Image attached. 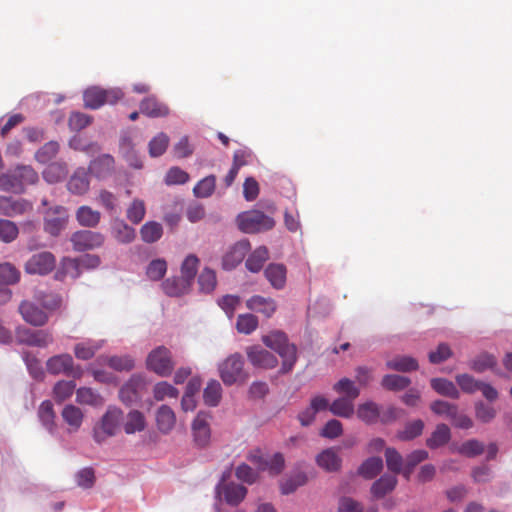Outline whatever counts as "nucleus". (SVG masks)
<instances>
[{"instance_id":"27","label":"nucleus","mask_w":512,"mask_h":512,"mask_svg":"<svg viewBox=\"0 0 512 512\" xmlns=\"http://www.w3.org/2000/svg\"><path fill=\"white\" fill-rule=\"evenodd\" d=\"M246 306L248 309L261 313L267 318L271 317L277 309V304L274 299L260 295H254L249 298L246 302Z\"/></svg>"},{"instance_id":"13","label":"nucleus","mask_w":512,"mask_h":512,"mask_svg":"<svg viewBox=\"0 0 512 512\" xmlns=\"http://www.w3.org/2000/svg\"><path fill=\"white\" fill-rule=\"evenodd\" d=\"M380 406L373 401H366L360 404L357 408V417L367 423H376L379 419L382 422H387L395 418L394 409L389 408L383 416H381Z\"/></svg>"},{"instance_id":"54","label":"nucleus","mask_w":512,"mask_h":512,"mask_svg":"<svg viewBox=\"0 0 512 512\" xmlns=\"http://www.w3.org/2000/svg\"><path fill=\"white\" fill-rule=\"evenodd\" d=\"M410 383L411 381L408 377L396 374H388L383 377L381 384L387 390L400 391L407 388Z\"/></svg>"},{"instance_id":"29","label":"nucleus","mask_w":512,"mask_h":512,"mask_svg":"<svg viewBox=\"0 0 512 512\" xmlns=\"http://www.w3.org/2000/svg\"><path fill=\"white\" fill-rule=\"evenodd\" d=\"M192 287L183 277H170L162 283L164 293L170 297H180L187 294Z\"/></svg>"},{"instance_id":"11","label":"nucleus","mask_w":512,"mask_h":512,"mask_svg":"<svg viewBox=\"0 0 512 512\" xmlns=\"http://www.w3.org/2000/svg\"><path fill=\"white\" fill-rule=\"evenodd\" d=\"M68 211L63 206L49 208L44 216V230L51 236H58L68 222Z\"/></svg>"},{"instance_id":"1","label":"nucleus","mask_w":512,"mask_h":512,"mask_svg":"<svg viewBox=\"0 0 512 512\" xmlns=\"http://www.w3.org/2000/svg\"><path fill=\"white\" fill-rule=\"evenodd\" d=\"M263 343L271 350L278 353L282 359L280 373L291 372L297 361V348L290 343L286 334L281 331H273L262 337Z\"/></svg>"},{"instance_id":"48","label":"nucleus","mask_w":512,"mask_h":512,"mask_svg":"<svg viewBox=\"0 0 512 512\" xmlns=\"http://www.w3.org/2000/svg\"><path fill=\"white\" fill-rule=\"evenodd\" d=\"M387 367L399 372H410L418 369V362L410 356H397L386 363Z\"/></svg>"},{"instance_id":"43","label":"nucleus","mask_w":512,"mask_h":512,"mask_svg":"<svg viewBox=\"0 0 512 512\" xmlns=\"http://www.w3.org/2000/svg\"><path fill=\"white\" fill-rule=\"evenodd\" d=\"M329 410L335 416L342 418H351L355 412L353 400L339 397L329 406Z\"/></svg>"},{"instance_id":"9","label":"nucleus","mask_w":512,"mask_h":512,"mask_svg":"<svg viewBox=\"0 0 512 512\" xmlns=\"http://www.w3.org/2000/svg\"><path fill=\"white\" fill-rule=\"evenodd\" d=\"M16 338L20 344L46 348L54 342L53 334L48 330H31L26 327L16 329Z\"/></svg>"},{"instance_id":"57","label":"nucleus","mask_w":512,"mask_h":512,"mask_svg":"<svg viewBox=\"0 0 512 512\" xmlns=\"http://www.w3.org/2000/svg\"><path fill=\"white\" fill-rule=\"evenodd\" d=\"M216 178L209 175L200 180L194 187L193 193L197 198H207L212 195L215 190Z\"/></svg>"},{"instance_id":"21","label":"nucleus","mask_w":512,"mask_h":512,"mask_svg":"<svg viewBox=\"0 0 512 512\" xmlns=\"http://www.w3.org/2000/svg\"><path fill=\"white\" fill-rule=\"evenodd\" d=\"M115 169L114 157L102 154L89 163L88 171L98 179H105L112 175Z\"/></svg>"},{"instance_id":"51","label":"nucleus","mask_w":512,"mask_h":512,"mask_svg":"<svg viewBox=\"0 0 512 512\" xmlns=\"http://www.w3.org/2000/svg\"><path fill=\"white\" fill-rule=\"evenodd\" d=\"M67 174V166L65 163L55 162L48 165L43 171V178L48 183H57L61 181Z\"/></svg>"},{"instance_id":"63","label":"nucleus","mask_w":512,"mask_h":512,"mask_svg":"<svg viewBox=\"0 0 512 512\" xmlns=\"http://www.w3.org/2000/svg\"><path fill=\"white\" fill-rule=\"evenodd\" d=\"M146 213L144 201L141 199H134L127 208V219L133 224L140 223Z\"/></svg>"},{"instance_id":"14","label":"nucleus","mask_w":512,"mask_h":512,"mask_svg":"<svg viewBox=\"0 0 512 512\" xmlns=\"http://www.w3.org/2000/svg\"><path fill=\"white\" fill-rule=\"evenodd\" d=\"M104 239L103 234L99 232L82 230L72 235L71 242L75 251L83 252L102 246Z\"/></svg>"},{"instance_id":"31","label":"nucleus","mask_w":512,"mask_h":512,"mask_svg":"<svg viewBox=\"0 0 512 512\" xmlns=\"http://www.w3.org/2000/svg\"><path fill=\"white\" fill-rule=\"evenodd\" d=\"M76 402L80 405L100 407L104 404L103 396L91 387H80L76 389Z\"/></svg>"},{"instance_id":"33","label":"nucleus","mask_w":512,"mask_h":512,"mask_svg":"<svg viewBox=\"0 0 512 512\" xmlns=\"http://www.w3.org/2000/svg\"><path fill=\"white\" fill-rule=\"evenodd\" d=\"M269 259V250L266 246H259L247 257L245 267L252 273L262 270L264 263Z\"/></svg>"},{"instance_id":"50","label":"nucleus","mask_w":512,"mask_h":512,"mask_svg":"<svg viewBox=\"0 0 512 512\" xmlns=\"http://www.w3.org/2000/svg\"><path fill=\"white\" fill-rule=\"evenodd\" d=\"M169 141L170 139L166 133H158L148 144L149 155L153 158L163 155L168 148Z\"/></svg>"},{"instance_id":"35","label":"nucleus","mask_w":512,"mask_h":512,"mask_svg":"<svg viewBox=\"0 0 512 512\" xmlns=\"http://www.w3.org/2000/svg\"><path fill=\"white\" fill-rule=\"evenodd\" d=\"M38 417L43 427L51 434L54 435L56 432L55 425V413L53 410V404L49 400L43 401L38 409Z\"/></svg>"},{"instance_id":"64","label":"nucleus","mask_w":512,"mask_h":512,"mask_svg":"<svg viewBox=\"0 0 512 512\" xmlns=\"http://www.w3.org/2000/svg\"><path fill=\"white\" fill-rule=\"evenodd\" d=\"M338 512H377V508L372 506L364 510L361 504L356 500L344 497L339 502Z\"/></svg>"},{"instance_id":"5","label":"nucleus","mask_w":512,"mask_h":512,"mask_svg":"<svg viewBox=\"0 0 512 512\" xmlns=\"http://www.w3.org/2000/svg\"><path fill=\"white\" fill-rule=\"evenodd\" d=\"M122 418L123 413L121 409L116 406H109L93 428V439L95 442L101 444L108 438L116 435Z\"/></svg>"},{"instance_id":"23","label":"nucleus","mask_w":512,"mask_h":512,"mask_svg":"<svg viewBox=\"0 0 512 512\" xmlns=\"http://www.w3.org/2000/svg\"><path fill=\"white\" fill-rule=\"evenodd\" d=\"M106 340L86 338L74 346V355L77 359L87 361L92 359L95 354L104 347Z\"/></svg>"},{"instance_id":"30","label":"nucleus","mask_w":512,"mask_h":512,"mask_svg":"<svg viewBox=\"0 0 512 512\" xmlns=\"http://www.w3.org/2000/svg\"><path fill=\"white\" fill-rule=\"evenodd\" d=\"M316 463L327 472H335L340 469L342 460L334 448H328L317 455Z\"/></svg>"},{"instance_id":"62","label":"nucleus","mask_w":512,"mask_h":512,"mask_svg":"<svg viewBox=\"0 0 512 512\" xmlns=\"http://www.w3.org/2000/svg\"><path fill=\"white\" fill-rule=\"evenodd\" d=\"M199 259L193 255H188L181 265V277L187 280L190 284L193 283L195 275L198 270Z\"/></svg>"},{"instance_id":"25","label":"nucleus","mask_w":512,"mask_h":512,"mask_svg":"<svg viewBox=\"0 0 512 512\" xmlns=\"http://www.w3.org/2000/svg\"><path fill=\"white\" fill-rule=\"evenodd\" d=\"M140 112L150 118H160L169 115L168 106L159 101L155 96L144 98L139 105Z\"/></svg>"},{"instance_id":"45","label":"nucleus","mask_w":512,"mask_h":512,"mask_svg":"<svg viewBox=\"0 0 512 512\" xmlns=\"http://www.w3.org/2000/svg\"><path fill=\"white\" fill-rule=\"evenodd\" d=\"M141 239L145 243H154L163 235V227L156 221L146 222L140 229Z\"/></svg>"},{"instance_id":"39","label":"nucleus","mask_w":512,"mask_h":512,"mask_svg":"<svg viewBox=\"0 0 512 512\" xmlns=\"http://www.w3.org/2000/svg\"><path fill=\"white\" fill-rule=\"evenodd\" d=\"M457 452L466 457H475L484 452V445L482 442L471 439L460 445H450V453Z\"/></svg>"},{"instance_id":"26","label":"nucleus","mask_w":512,"mask_h":512,"mask_svg":"<svg viewBox=\"0 0 512 512\" xmlns=\"http://www.w3.org/2000/svg\"><path fill=\"white\" fill-rule=\"evenodd\" d=\"M264 276L276 290H282L286 285L287 269L282 263H270L264 270Z\"/></svg>"},{"instance_id":"10","label":"nucleus","mask_w":512,"mask_h":512,"mask_svg":"<svg viewBox=\"0 0 512 512\" xmlns=\"http://www.w3.org/2000/svg\"><path fill=\"white\" fill-rule=\"evenodd\" d=\"M56 264L55 256L48 251L33 254L25 263V271L32 275H47Z\"/></svg>"},{"instance_id":"59","label":"nucleus","mask_w":512,"mask_h":512,"mask_svg":"<svg viewBox=\"0 0 512 512\" xmlns=\"http://www.w3.org/2000/svg\"><path fill=\"white\" fill-rule=\"evenodd\" d=\"M428 457V453L425 450L419 449L411 452L406 456L403 468V475L408 479L416 465L424 461Z\"/></svg>"},{"instance_id":"47","label":"nucleus","mask_w":512,"mask_h":512,"mask_svg":"<svg viewBox=\"0 0 512 512\" xmlns=\"http://www.w3.org/2000/svg\"><path fill=\"white\" fill-rule=\"evenodd\" d=\"M333 389L343 397L355 400L360 395V388L349 378H341L333 385Z\"/></svg>"},{"instance_id":"24","label":"nucleus","mask_w":512,"mask_h":512,"mask_svg":"<svg viewBox=\"0 0 512 512\" xmlns=\"http://www.w3.org/2000/svg\"><path fill=\"white\" fill-rule=\"evenodd\" d=\"M90 188L89 171L78 167L67 182V189L74 195H84Z\"/></svg>"},{"instance_id":"15","label":"nucleus","mask_w":512,"mask_h":512,"mask_svg":"<svg viewBox=\"0 0 512 512\" xmlns=\"http://www.w3.org/2000/svg\"><path fill=\"white\" fill-rule=\"evenodd\" d=\"M250 242L246 239L240 240L230 246L222 257V267L224 270H233L247 256L250 250Z\"/></svg>"},{"instance_id":"12","label":"nucleus","mask_w":512,"mask_h":512,"mask_svg":"<svg viewBox=\"0 0 512 512\" xmlns=\"http://www.w3.org/2000/svg\"><path fill=\"white\" fill-rule=\"evenodd\" d=\"M146 385L147 380L144 374H133L119 391L121 401L127 405L137 402Z\"/></svg>"},{"instance_id":"17","label":"nucleus","mask_w":512,"mask_h":512,"mask_svg":"<svg viewBox=\"0 0 512 512\" xmlns=\"http://www.w3.org/2000/svg\"><path fill=\"white\" fill-rule=\"evenodd\" d=\"M216 498L224 497V500L232 506L238 505L246 496L247 489L239 484L225 483L224 479L215 488Z\"/></svg>"},{"instance_id":"52","label":"nucleus","mask_w":512,"mask_h":512,"mask_svg":"<svg viewBox=\"0 0 512 512\" xmlns=\"http://www.w3.org/2000/svg\"><path fill=\"white\" fill-rule=\"evenodd\" d=\"M496 364L497 360L494 355L483 352L471 361V369L475 372L482 373L486 370H493Z\"/></svg>"},{"instance_id":"61","label":"nucleus","mask_w":512,"mask_h":512,"mask_svg":"<svg viewBox=\"0 0 512 512\" xmlns=\"http://www.w3.org/2000/svg\"><path fill=\"white\" fill-rule=\"evenodd\" d=\"M167 272V262L162 258L152 260L147 268L146 275L152 281H159Z\"/></svg>"},{"instance_id":"60","label":"nucleus","mask_w":512,"mask_h":512,"mask_svg":"<svg viewBox=\"0 0 512 512\" xmlns=\"http://www.w3.org/2000/svg\"><path fill=\"white\" fill-rule=\"evenodd\" d=\"M22 358L29 374L36 380H42L44 377V371L38 358L29 352H24L22 354Z\"/></svg>"},{"instance_id":"56","label":"nucleus","mask_w":512,"mask_h":512,"mask_svg":"<svg viewBox=\"0 0 512 512\" xmlns=\"http://www.w3.org/2000/svg\"><path fill=\"white\" fill-rule=\"evenodd\" d=\"M68 145L73 150L82 151L87 154L95 153L100 150V146L96 142L87 141L80 135L71 137Z\"/></svg>"},{"instance_id":"34","label":"nucleus","mask_w":512,"mask_h":512,"mask_svg":"<svg viewBox=\"0 0 512 512\" xmlns=\"http://www.w3.org/2000/svg\"><path fill=\"white\" fill-rule=\"evenodd\" d=\"M100 361L107 364L111 369L123 372L130 371L135 366V361L130 355L101 356Z\"/></svg>"},{"instance_id":"37","label":"nucleus","mask_w":512,"mask_h":512,"mask_svg":"<svg viewBox=\"0 0 512 512\" xmlns=\"http://www.w3.org/2000/svg\"><path fill=\"white\" fill-rule=\"evenodd\" d=\"M61 415L63 420L70 426L71 431L79 430L84 418V414L79 407L68 404L63 408Z\"/></svg>"},{"instance_id":"7","label":"nucleus","mask_w":512,"mask_h":512,"mask_svg":"<svg viewBox=\"0 0 512 512\" xmlns=\"http://www.w3.org/2000/svg\"><path fill=\"white\" fill-rule=\"evenodd\" d=\"M217 368L219 377L226 386L243 382L246 378L244 360L238 353L232 354L219 362Z\"/></svg>"},{"instance_id":"20","label":"nucleus","mask_w":512,"mask_h":512,"mask_svg":"<svg viewBox=\"0 0 512 512\" xmlns=\"http://www.w3.org/2000/svg\"><path fill=\"white\" fill-rule=\"evenodd\" d=\"M249 459L260 470H268L271 474L277 475L284 468V457L280 453H276L270 457H264L259 452L250 455Z\"/></svg>"},{"instance_id":"58","label":"nucleus","mask_w":512,"mask_h":512,"mask_svg":"<svg viewBox=\"0 0 512 512\" xmlns=\"http://www.w3.org/2000/svg\"><path fill=\"white\" fill-rule=\"evenodd\" d=\"M424 429V423L422 420H414L411 422H408L404 429L399 431L397 434V437L402 441H409L412 440L419 435H421L422 431Z\"/></svg>"},{"instance_id":"53","label":"nucleus","mask_w":512,"mask_h":512,"mask_svg":"<svg viewBox=\"0 0 512 512\" xmlns=\"http://www.w3.org/2000/svg\"><path fill=\"white\" fill-rule=\"evenodd\" d=\"M383 468V461L380 457H370L362 463L359 474L367 479L374 478Z\"/></svg>"},{"instance_id":"44","label":"nucleus","mask_w":512,"mask_h":512,"mask_svg":"<svg viewBox=\"0 0 512 512\" xmlns=\"http://www.w3.org/2000/svg\"><path fill=\"white\" fill-rule=\"evenodd\" d=\"M75 388L76 384L73 380H59L53 387V398L58 403L64 402L73 395Z\"/></svg>"},{"instance_id":"8","label":"nucleus","mask_w":512,"mask_h":512,"mask_svg":"<svg viewBox=\"0 0 512 512\" xmlns=\"http://www.w3.org/2000/svg\"><path fill=\"white\" fill-rule=\"evenodd\" d=\"M46 370L51 375H65L73 378H80L81 367L75 365L73 357L68 353H61L51 356L46 361Z\"/></svg>"},{"instance_id":"38","label":"nucleus","mask_w":512,"mask_h":512,"mask_svg":"<svg viewBox=\"0 0 512 512\" xmlns=\"http://www.w3.org/2000/svg\"><path fill=\"white\" fill-rule=\"evenodd\" d=\"M222 386L221 383L215 379L208 381L203 391V400L207 406L216 407L222 398Z\"/></svg>"},{"instance_id":"22","label":"nucleus","mask_w":512,"mask_h":512,"mask_svg":"<svg viewBox=\"0 0 512 512\" xmlns=\"http://www.w3.org/2000/svg\"><path fill=\"white\" fill-rule=\"evenodd\" d=\"M30 210H32V204L27 200L0 196V213L5 216L15 217Z\"/></svg>"},{"instance_id":"4","label":"nucleus","mask_w":512,"mask_h":512,"mask_svg":"<svg viewBox=\"0 0 512 512\" xmlns=\"http://www.w3.org/2000/svg\"><path fill=\"white\" fill-rule=\"evenodd\" d=\"M236 223L243 233L255 234L271 230L275 220L260 210H248L238 214Z\"/></svg>"},{"instance_id":"41","label":"nucleus","mask_w":512,"mask_h":512,"mask_svg":"<svg viewBox=\"0 0 512 512\" xmlns=\"http://www.w3.org/2000/svg\"><path fill=\"white\" fill-rule=\"evenodd\" d=\"M146 427L144 414L139 410H131L125 419L124 430L127 434L141 432Z\"/></svg>"},{"instance_id":"16","label":"nucleus","mask_w":512,"mask_h":512,"mask_svg":"<svg viewBox=\"0 0 512 512\" xmlns=\"http://www.w3.org/2000/svg\"><path fill=\"white\" fill-rule=\"evenodd\" d=\"M210 420V412L199 411L192 422V434L194 441L200 447L206 446L210 441Z\"/></svg>"},{"instance_id":"2","label":"nucleus","mask_w":512,"mask_h":512,"mask_svg":"<svg viewBox=\"0 0 512 512\" xmlns=\"http://www.w3.org/2000/svg\"><path fill=\"white\" fill-rule=\"evenodd\" d=\"M37 180L38 174L31 166L18 165L0 174V189L14 193H22L26 186L35 184Z\"/></svg>"},{"instance_id":"40","label":"nucleus","mask_w":512,"mask_h":512,"mask_svg":"<svg viewBox=\"0 0 512 512\" xmlns=\"http://www.w3.org/2000/svg\"><path fill=\"white\" fill-rule=\"evenodd\" d=\"M76 219L81 226L92 228L100 222L101 214L99 211L84 205L77 209Z\"/></svg>"},{"instance_id":"55","label":"nucleus","mask_w":512,"mask_h":512,"mask_svg":"<svg viewBox=\"0 0 512 512\" xmlns=\"http://www.w3.org/2000/svg\"><path fill=\"white\" fill-rule=\"evenodd\" d=\"M35 299L47 310L54 311L62 304V298L56 293H45L39 291L35 294Z\"/></svg>"},{"instance_id":"36","label":"nucleus","mask_w":512,"mask_h":512,"mask_svg":"<svg viewBox=\"0 0 512 512\" xmlns=\"http://www.w3.org/2000/svg\"><path fill=\"white\" fill-rule=\"evenodd\" d=\"M111 229L113 237L120 243L128 244L135 239V229L123 220L116 219Z\"/></svg>"},{"instance_id":"42","label":"nucleus","mask_w":512,"mask_h":512,"mask_svg":"<svg viewBox=\"0 0 512 512\" xmlns=\"http://www.w3.org/2000/svg\"><path fill=\"white\" fill-rule=\"evenodd\" d=\"M397 484L395 475H383L380 479L375 481L371 487V493L375 498H382L387 493L391 492Z\"/></svg>"},{"instance_id":"6","label":"nucleus","mask_w":512,"mask_h":512,"mask_svg":"<svg viewBox=\"0 0 512 512\" xmlns=\"http://www.w3.org/2000/svg\"><path fill=\"white\" fill-rule=\"evenodd\" d=\"M146 368L159 377H168L172 374L175 362L169 348L160 345L152 349L146 357Z\"/></svg>"},{"instance_id":"46","label":"nucleus","mask_w":512,"mask_h":512,"mask_svg":"<svg viewBox=\"0 0 512 512\" xmlns=\"http://www.w3.org/2000/svg\"><path fill=\"white\" fill-rule=\"evenodd\" d=\"M153 397L156 401H164L166 399H175L179 395L176 387L167 381L157 382L152 389Z\"/></svg>"},{"instance_id":"49","label":"nucleus","mask_w":512,"mask_h":512,"mask_svg":"<svg viewBox=\"0 0 512 512\" xmlns=\"http://www.w3.org/2000/svg\"><path fill=\"white\" fill-rule=\"evenodd\" d=\"M20 280L19 270L11 263L0 264V287L14 285Z\"/></svg>"},{"instance_id":"19","label":"nucleus","mask_w":512,"mask_h":512,"mask_svg":"<svg viewBox=\"0 0 512 512\" xmlns=\"http://www.w3.org/2000/svg\"><path fill=\"white\" fill-rule=\"evenodd\" d=\"M18 310L23 320L33 326H44L49 318L47 312L28 300L22 301Z\"/></svg>"},{"instance_id":"28","label":"nucleus","mask_w":512,"mask_h":512,"mask_svg":"<svg viewBox=\"0 0 512 512\" xmlns=\"http://www.w3.org/2000/svg\"><path fill=\"white\" fill-rule=\"evenodd\" d=\"M156 425L162 434H169L175 427L176 415L167 405H161L155 414Z\"/></svg>"},{"instance_id":"3","label":"nucleus","mask_w":512,"mask_h":512,"mask_svg":"<svg viewBox=\"0 0 512 512\" xmlns=\"http://www.w3.org/2000/svg\"><path fill=\"white\" fill-rule=\"evenodd\" d=\"M124 92L119 87L102 88L90 86L83 92L84 106L89 109H99L103 105H114L124 97Z\"/></svg>"},{"instance_id":"32","label":"nucleus","mask_w":512,"mask_h":512,"mask_svg":"<svg viewBox=\"0 0 512 512\" xmlns=\"http://www.w3.org/2000/svg\"><path fill=\"white\" fill-rule=\"evenodd\" d=\"M82 274V269L78 258L65 257L61 260L58 271L55 274L57 280H63L65 277L76 279Z\"/></svg>"},{"instance_id":"18","label":"nucleus","mask_w":512,"mask_h":512,"mask_svg":"<svg viewBox=\"0 0 512 512\" xmlns=\"http://www.w3.org/2000/svg\"><path fill=\"white\" fill-rule=\"evenodd\" d=\"M249 362L257 368L272 369L278 364V359L269 351L259 345L250 346L246 349Z\"/></svg>"}]
</instances>
